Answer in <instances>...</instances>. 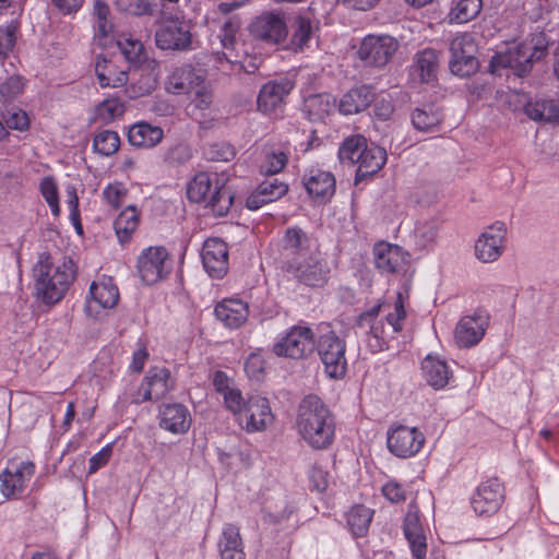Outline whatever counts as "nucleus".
Listing matches in <instances>:
<instances>
[{"instance_id": "obj_58", "label": "nucleus", "mask_w": 559, "mask_h": 559, "mask_svg": "<svg viewBox=\"0 0 559 559\" xmlns=\"http://www.w3.org/2000/svg\"><path fill=\"white\" fill-rule=\"evenodd\" d=\"M383 497L391 503H402L406 500V490L394 479L388 480L381 488Z\"/></svg>"}, {"instance_id": "obj_5", "label": "nucleus", "mask_w": 559, "mask_h": 559, "mask_svg": "<svg viewBox=\"0 0 559 559\" xmlns=\"http://www.w3.org/2000/svg\"><path fill=\"white\" fill-rule=\"evenodd\" d=\"M227 177L224 174L201 171L188 185L187 194L190 201L205 202L212 211L222 216L233 204V197L226 189Z\"/></svg>"}, {"instance_id": "obj_23", "label": "nucleus", "mask_w": 559, "mask_h": 559, "mask_svg": "<svg viewBox=\"0 0 559 559\" xmlns=\"http://www.w3.org/2000/svg\"><path fill=\"white\" fill-rule=\"evenodd\" d=\"M284 262L304 258L318 249L317 241L310 238L304 230L297 227L288 228L283 238Z\"/></svg>"}, {"instance_id": "obj_51", "label": "nucleus", "mask_w": 559, "mask_h": 559, "mask_svg": "<svg viewBox=\"0 0 559 559\" xmlns=\"http://www.w3.org/2000/svg\"><path fill=\"white\" fill-rule=\"evenodd\" d=\"M19 37V25L10 22L0 26V58L4 59L13 52Z\"/></svg>"}, {"instance_id": "obj_44", "label": "nucleus", "mask_w": 559, "mask_h": 559, "mask_svg": "<svg viewBox=\"0 0 559 559\" xmlns=\"http://www.w3.org/2000/svg\"><path fill=\"white\" fill-rule=\"evenodd\" d=\"M441 122V115L431 105L416 108L412 115V123L415 129L421 132L435 131Z\"/></svg>"}, {"instance_id": "obj_43", "label": "nucleus", "mask_w": 559, "mask_h": 559, "mask_svg": "<svg viewBox=\"0 0 559 559\" xmlns=\"http://www.w3.org/2000/svg\"><path fill=\"white\" fill-rule=\"evenodd\" d=\"M139 226V212L129 205L118 215L114 223L115 231L120 242L128 241Z\"/></svg>"}, {"instance_id": "obj_31", "label": "nucleus", "mask_w": 559, "mask_h": 559, "mask_svg": "<svg viewBox=\"0 0 559 559\" xmlns=\"http://www.w3.org/2000/svg\"><path fill=\"white\" fill-rule=\"evenodd\" d=\"M249 314L248 305L235 298L225 299L215 307V316L228 328H239Z\"/></svg>"}, {"instance_id": "obj_42", "label": "nucleus", "mask_w": 559, "mask_h": 559, "mask_svg": "<svg viewBox=\"0 0 559 559\" xmlns=\"http://www.w3.org/2000/svg\"><path fill=\"white\" fill-rule=\"evenodd\" d=\"M156 84L157 76L153 71L134 70L127 93L131 98L140 97L152 93Z\"/></svg>"}, {"instance_id": "obj_52", "label": "nucleus", "mask_w": 559, "mask_h": 559, "mask_svg": "<svg viewBox=\"0 0 559 559\" xmlns=\"http://www.w3.org/2000/svg\"><path fill=\"white\" fill-rule=\"evenodd\" d=\"M39 190L55 216L60 214L59 193L57 182L52 177H44L39 182Z\"/></svg>"}, {"instance_id": "obj_21", "label": "nucleus", "mask_w": 559, "mask_h": 559, "mask_svg": "<svg viewBox=\"0 0 559 559\" xmlns=\"http://www.w3.org/2000/svg\"><path fill=\"white\" fill-rule=\"evenodd\" d=\"M202 263L210 276L221 278L228 270V249L219 238L207 239L202 248Z\"/></svg>"}, {"instance_id": "obj_27", "label": "nucleus", "mask_w": 559, "mask_h": 559, "mask_svg": "<svg viewBox=\"0 0 559 559\" xmlns=\"http://www.w3.org/2000/svg\"><path fill=\"white\" fill-rule=\"evenodd\" d=\"M288 187L277 178H269L262 181L255 191L251 193L246 205L250 210H258L266 203L276 201L286 194Z\"/></svg>"}, {"instance_id": "obj_34", "label": "nucleus", "mask_w": 559, "mask_h": 559, "mask_svg": "<svg viewBox=\"0 0 559 559\" xmlns=\"http://www.w3.org/2000/svg\"><path fill=\"white\" fill-rule=\"evenodd\" d=\"M95 73L102 87H120L129 82L127 71L119 70L117 66L105 58L97 57Z\"/></svg>"}, {"instance_id": "obj_12", "label": "nucleus", "mask_w": 559, "mask_h": 559, "mask_svg": "<svg viewBox=\"0 0 559 559\" xmlns=\"http://www.w3.org/2000/svg\"><path fill=\"white\" fill-rule=\"evenodd\" d=\"M425 443V437L415 427L395 426L389 429L386 444L397 457L407 459L417 454Z\"/></svg>"}, {"instance_id": "obj_25", "label": "nucleus", "mask_w": 559, "mask_h": 559, "mask_svg": "<svg viewBox=\"0 0 559 559\" xmlns=\"http://www.w3.org/2000/svg\"><path fill=\"white\" fill-rule=\"evenodd\" d=\"M304 186L313 199L328 200L335 192V178L330 171L312 168L304 176Z\"/></svg>"}, {"instance_id": "obj_45", "label": "nucleus", "mask_w": 559, "mask_h": 559, "mask_svg": "<svg viewBox=\"0 0 559 559\" xmlns=\"http://www.w3.org/2000/svg\"><path fill=\"white\" fill-rule=\"evenodd\" d=\"M373 511L365 506L353 507L347 514V524L355 536H362L368 532Z\"/></svg>"}, {"instance_id": "obj_63", "label": "nucleus", "mask_w": 559, "mask_h": 559, "mask_svg": "<svg viewBox=\"0 0 559 559\" xmlns=\"http://www.w3.org/2000/svg\"><path fill=\"white\" fill-rule=\"evenodd\" d=\"M310 487L312 490L323 492L329 487L328 472L321 467L313 466L309 474Z\"/></svg>"}, {"instance_id": "obj_39", "label": "nucleus", "mask_w": 559, "mask_h": 559, "mask_svg": "<svg viewBox=\"0 0 559 559\" xmlns=\"http://www.w3.org/2000/svg\"><path fill=\"white\" fill-rule=\"evenodd\" d=\"M483 9L481 0H456L448 13L450 24H464L474 20Z\"/></svg>"}, {"instance_id": "obj_35", "label": "nucleus", "mask_w": 559, "mask_h": 559, "mask_svg": "<svg viewBox=\"0 0 559 559\" xmlns=\"http://www.w3.org/2000/svg\"><path fill=\"white\" fill-rule=\"evenodd\" d=\"M318 26L307 16H297L292 24V37L289 47L295 52L304 51L310 47Z\"/></svg>"}, {"instance_id": "obj_60", "label": "nucleus", "mask_w": 559, "mask_h": 559, "mask_svg": "<svg viewBox=\"0 0 559 559\" xmlns=\"http://www.w3.org/2000/svg\"><path fill=\"white\" fill-rule=\"evenodd\" d=\"M264 368L265 361L260 353H251L245 362L246 373L251 379H260Z\"/></svg>"}, {"instance_id": "obj_2", "label": "nucleus", "mask_w": 559, "mask_h": 559, "mask_svg": "<svg viewBox=\"0 0 559 559\" xmlns=\"http://www.w3.org/2000/svg\"><path fill=\"white\" fill-rule=\"evenodd\" d=\"M296 429L310 448L328 449L335 437L334 416L319 396L307 395L298 406Z\"/></svg>"}, {"instance_id": "obj_32", "label": "nucleus", "mask_w": 559, "mask_h": 559, "mask_svg": "<svg viewBox=\"0 0 559 559\" xmlns=\"http://www.w3.org/2000/svg\"><path fill=\"white\" fill-rule=\"evenodd\" d=\"M188 112L194 119H201L205 112L211 109L214 102L213 91L205 79L200 84L194 85L189 92Z\"/></svg>"}, {"instance_id": "obj_30", "label": "nucleus", "mask_w": 559, "mask_h": 559, "mask_svg": "<svg viewBox=\"0 0 559 559\" xmlns=\"http://www.w3.org/2000/svg\"><path fill=\"white\" fill-rule=\"evenodd\" d=\"M217 549L221 559H245L246 554L239 527L225 524L217 542Z\"/></svg>"}, {"instance_id": "obj_36", "label": "nucleus", "mask_w": 559, "mask_h": 559, "mask_svg": "<svg viewBox=\"0 0 559 559\" xmlns=\"http://www.w3.org/2000/svg\"><path fill=\"white\" fill-rule=\"evenodd\" d=\"M164 136L159 127L147 122L134 123L128 132V140L131 145L138 147H153L158 144Z\"/></svg>"}, {"instance_id": "obj_53", "label": "nucleus", "mask_w": 559, "mask_h": 559, "mask_svg": "<svg viewBox=\"0 0 559 559\" xmlns=\"http://www.w3.org/2000/svg\"><path fill=\"white\" fill-rule=\"evenodd\" d=\"M103 199L112 209H118L128 199V189L121 182H112L103 190Z\"/></svg>"}, {"instance_id": "obj_40", "label": "nucleus", "mask_w": 559, "mask_h": 559, "mask_svg": "<svg viewBox=\"0 0 559 559\" xmlns=\"http://www.w3.org/2000/svg\"><path fill=\"white\" fill-rule=\"evenodd\" d=\"M438 69V56L433 49L418 52L413 64V72L420 82H430L435 79Z\"/></svg>"}, {"instance_id": "obj_8", "label": "nucleus", "mask_w": 559, "mask_h": 559, "mask_svg": "<svg viewBox=\"0 0 559 559\" xmlns=\"http://www.w3.org/2000/svg\"><path fill=\"white\" fill-rule=\"evenodd\" d=\"M283 270L310 287H322L329 280L330 266L319 249L300 259L283 263Z\"/></svg>"}, {"instance_id": "obj_48", "label": "nucleus", "mask_w": 559, "mask_h": 559, "mask_svg": "<svg viewBox=\"0 0 559 559\" xmlns=\"http://www.w3.org/2000/svg\"><path fill=\"white\" fill-rule=\"evenodd\" d=\"M124 104L118 98H107L95 108L94 120L109 123L121 117L124 112Z\"/></svg>"}, {"instance_id": "obj_7", "label": "nucleus", "mask_w": 559, "mask_h": 559, "mask_svg": "<svg viewBox=\"0 0 559 559\" xmlns=\"http://www.w3.org/2000/svg\"><path fill=\"white\" fill-rule=\"evenodd\" d=\"M316 348L324 366L325 373L332 379L344 377L347 367L346 344L328 324L318 328Z\"/></svg>"}, {"instance_id": "obj_64", "label": "nucleus", "mask_w": 559, "mask_h": 559, "mask_svg": "<svg viewBox=\"0 0 559 559\" xmlns=\"http://www.w3.org/2000/svg\"><path fill=\"white\" fill-rule=\"evenodd\" d=\"M112 454V447L105 445L100 451L90 459L88 474L96 473L99 468L104 467L110 460Z\"/></svg>"}, {"instance_id": "obj_47", "label": "nucleus", "mask_w": 559, "mask_h": 559, "mask_svg": "<svg viewBox=\"0 0 559 559\" xmlns=\"http://www.w3.org/2000/svg\"><path fill=\"white\" fill-rule=\"evenodd\" d=\"M117 46L124 59L130 63L136 64L145 59L143 44L132 36H120L117 40Z\"/></svg>"}, {"instance_id": "obj_46", "label": "nucleus", "mask_w": 559, "mask_h": 559, "mask_svg": "<svg viewBox=\"0 0 559 559\" xmlns=\"http://www.w3.org/2000/svg\"><path fill=\"white\" fill-rule=\"evenodd\" d=\"M219 462L230 472L237 474L250 466V454L241 449L231 448L218 451Z\"/></svg>"}, {"instance_id": "obj_4", "label": "nucleus", "mask_w": 559, "mask_h": 559, "mask_svg": "<svg viewBox=\"0 0 559 559\" xmlns=\"http://www.w3.org/2000/svg\"><path fill=\"white\" fill-rule=\"evenodd\" d=\"M407 298V290L399 292L393 304L374 306L359 317L358 326L376 340L378 349H382L388 338L394 337L403 330Z\"/></svg>"}, {"instance_id": "obj_1", "label": "nucleus", "mask_w": 559, "mask_h": 559, "mask_svg": "<svg viewBox=\"0 0 559 559\" xmlns=\"http://www.w3.org/2000/svg\"><path fill=\"white\" fill-rule=\"evenodd\" d=\"M213 385L235 421L247 432L265 430L274 420L267 399L253 395L245 399L235 380L223 371H215Z\"/></svg>"}, {"instance_id": "obj_24", "label": "nucleus", "mask_w": 559, "mask_h": 559, "mask_svg": "<svg viewBox=\"0 0 559 559\" xmlns=\"http://www.w3.org/2000/svg\"><path fill=\"white\" fill-rule=\"evenodd\" d=\"M189 409L179 403L166 404L159 411V425L163 429L178 435L185 433L191 426Z\"/></svg>"}, {"instance_id": "obj_38", "label": "nucleus", "mask_w": 559, "mask_h": 559, "mask_svg": "<svg viewBox=\"0 0 559 559\" xmlns=\"http://www.w3.org/2000/svg\"><path fill=\"white\" fill-rule=\"evenodd\" d=\"M386 162V152L384 148L371 145H365L361 158L357 162L358 174L361 176L372 175L379 171Z\"/></svg>"}, {"instance_id": "obj_33", "label": "nucleus", "mask_w": 559, "mask_h": 559, "mask_svg": "<svg viewBox=\"0 0 559 559\" xmlns=\"http://www.w3.org/2000/svg\"><path fill=\"white\" fill-rule=\"evenodd\" d=\"M421 369L428 384L436 390L443 389L452 374L447 362L432 355H428L423 360Z\"/></svg>"}, {"instance_id": "obj_6", "label": "nucleus", "mask_w": 559, "mask_h": 559, "mask_svg": "<svg viewBox=\"0 0 559 559\" xmlns=\"http://www.w3.org/2000/svg\"><path fill=\"white\" fill-rule=\"evenodd\" d=\"M548 46L547 34L535 32L521 44L512 45L506 51L496 53L492 57L491 66L513 68L522 76L531 70L534 62L546 56Z\"/></svg>"}, {"instance_id": "obj_57", "label": "nucleus", "mask_w": 559, "mask_h": 559, "mask_svg": "<svg viewBox=\"0 0 559 559\" xmlns=\"http://www.w3.org/2000/svg\"><path fill=\"white\" fill-rule=\"evenodd\" d=\"M438 236V225L436 222H425L417 225L415 229V237L418 243L426 248L433 243Z\"/></svg>"}, {"instance_id": "obj_19", "label": "nucleus", "mask_w": 559, "mask_h": 559, "mask_svg": "<svg viewBox=\"0 0 559 559\" xmlns=\"http://www.w3.org/2000/svg\"><path fill=\"white\" fill-rule=\"evenodd\" d=\"M250 34L260 40L278 44L287 36V26L284 19L274 13H264L258 16L249 27Z\"/></svg>"}, {"instance_id": "obj_22", "label": "nucleus", "mask_w": 559, "mask_h": 559, "mask_svg": "<svg viewBox=\"0 0 559 559\" xmlns=\"http://www.w3.org/2000/svg\"><path fill=\"white\" fill-rule=\"evenodd\" d=\"M373 254L377 269L383 273H399L405 271L408 265L407 252L396 245L377 243Z\"/></svg>"}, {"instance_id": "obj_9", "label": "nucleus", "mask_w": 559, "mask_h": 559, "mask_svg": "<svg viewBox=\"0 0 559 559\" xmlns=\"http://www.w3.org/2000/svg\"><path fill=\"white\" fill-rule=\"evenodd\" d=\"M399 47V41L390 35L369 34L360 41L357 56L366 66L382 68L392 60Z\"/></svg>"}, {"instance_id": "obj_15", "label": "nucleus", "mask_w": 559, "mask_h": 559, "mask_svg": "<svg viewBox=\"0 0 559 559\" xmlns=\"http://www.w3.org/2000/svg\"><path fill=\"white\" fill-rule=\"evenodd\" d=\"M504 499L502 484L497 478L483 481L475 490L471 504L479 515L495 514Z\"/></svg>"}, {"instance_id": "obj_11", "label": "nucleus", "mask_w": 559, "mask_h": 559, "mask_svg": "<svg viewBox=\"0 0 559 559\" xmlns=\"http://www.w3.org/2000/svg\"><path fill=\"white\" fill-rule=\"evenodd\" d=\"M136 267L145 284H155L165 278L171 270L168 252L164 247H150L139 255Z\"/></svg>"}, {"instance_id": "obj_59", "label": "nucleus", "mask_w": 559, "mask_h": 559, "mask_svg": "<svg viewBox=\"0 0 559 559\" xmlns=\"http://www.w3.org/2000/svg\"><path fill=\"white\" fill-rule=\"evenodd\" d=\"M4 121L5 127L17 131H25L29 127V118L27 114L21 109L8 111L4 116Z\"/></svg>"}, {"instance_id": "obj_16", "label": "nucleus", "mask_w": 559, "mask_h": 559, "mask_svg": "<svg viewBox=\"0 0 559 559\" xmlns=\"http://www.w3.org/2000/svg\"><path fill=\"white\" fill-rule=\"evenodd\" d=\"M35 466L28 461H12L0 474L1 491L7 497L21 495L33 477Z\"/></svg>"}, {"instance_id": "obj_62", "label": "nucleus", "mask_w": 559, "mask_h": 559, "mask_svg": "<svg viewBox=\"0 0 559 559\" xmlns=\"http://www.w3.org/2000/svg\"><path fill=\"white\" fill-rule=\"evenodd\" d=\"M207 156L213 160L228 162L234 158L235 150L228 143H216L209 148Z\"/></svg>"}, {"instance_id": "obj_55", "label": "nucleus", "mask_w": 559, "mask_h": 559, "mask_svg": "<svg viewBox=\"0 0 559 559\" xmlns=\"http://www.w3.org/2000/svg\"><path fill=\"white\" fill-rule=\"evenodd\" d=\"M478 69V61L475 56L460 57L459 59L450 60V70L453 74L459 76H469Z\"/></svg>"}, {"instance_id": "obj_13", "label": "nucleus", "mask_w": 559, "mask_h": 559, "mask_svg": "<svg viewBox=\"0 0 559 559\" xmlns=\"http://www.w3.org/2000/svg\"><path fill=\"white\" fill-rule=\"evenodd\" d=\"M294 88V83L288 79L272 80L262 85L257 97V109L267 116L280 114L286 102V97Z\"/></svg>"}, {"instance_id": "obj_49", "label": "nucleus", "mask_w": 559, "mask_h": 559, "mask_svg": "<svg viewBox=\"0 0 559 559\" xmlns=\"http://www.w3.org/2000/svg\"><path fill=\"white\" fill-rule=\"evenodd\" d=\"M119 146L120 138L115 131L103 130L94 136L93 147L100 155L110 156L118 151Z\"/></svg>"}, {"instance_id": "obj_28", "label": "nucleus", "mask_w": 559, "mask_h": 559, "mask_svg": "<svg viewBox=\"0 0 559 559\" xmlns=\"http://www.w3.org/2000/svg\"><path fill=\"white\" fill-rule=\"evenodd\" d=\"M404 535L414 559H426L427 537L416 512H408L404 520Z\"/></svg>"}, {"instance_id": "obj_54", "label": "nucleus", "mask_w": 559, "mask_h": 559, "mask_svg": "<svg viewBox=\"0 0 559 559\" xmlns=\"http://www.w3.org/2000/svg\"><path fill=\"white\" fill-rule=\"evenodd\" d=\"M451 59H459L465 56H475L476 46L473 38L467 35H459L451 41L450 45Z\"/></svg>"}, {"instance_id": "obj_61", "label": "nucleus", "mask_w": 559, "mask_h": 559, "mask_svg": "<svg viewBox=\"0 0 559 559\" xmlns=\"http://www.w3.org/2000/svg\"><path fill=\"white\" fill-rule=\"evenodd\" d=\"M24 83L21 76L12 75L0 84V94L4 98H13L22 93Z\"/></svg>"}, {"instance_id": "obj_37", "label": "nucleus", "mask_w": 559, "mask_h": 559, "mask_svg": "<svg viewBox=\"0 0 559 559\" xmlns=\"http://www.w3.org/2000/svg\"><path fill=\"white\" fill-rule=\"evenodd\" d=\"M373 99L368 86L350 90L340 100L338 109L343 115H354L365 110Z\"/></svg>"}, {"instance_id": "obj_10", "label": "nucleus", "mask_w": 559, "mask_h": 559, "mask_svg": "<svg viewBox=\"0 0 559 559\" xmlns=\"http://www.w3.org/2000/svg\"><path fill=\"white\" fill-rule=\"evenodd\" d=\"M316 340L309 326L294 325L273 345V353L278 357L305 358L313 352Z\"/></svg>"}, {"instance_id": "obj_14", "label": "nucleus", "mask_w": 559, "mask_h": 559, "mask_svg": "<svg viewBox=\"0 0 559 559\" xmlns=\"http://www.w3.org/2000/svg\"><path fill=\"white\" fill-rule=\"evenodd\" d=\"M489 325V316L484 311L460 319L454 329V341L459 347L468 348L478 344Z\"/></svg>"}, {"instance_id": "obj_50", "label": "nucleus", "mask_w": 559, "mask_h": 559, "mask_svg": "<svg viewBox=\"0 0 559 559\" xmlns=\"http://www.w3.org/2000/svg\"><path fill=\"white\" fill-rule=\"evenodd\" d=\"M366 139L361 135H354L344 141L338 150V156L342 162L357 164L361 158L362 150L366 145Z\"/></svg>"}, {"instance_id": "obj_29", "label": "nucleus", "mask_w": 559, "mask_h": 559, "mask_svg": "<svg viewBox=\"0 0 559 559\" xmlns=\"http://www.w3.org/2000/svg\"><path fill=\"white\" fill-rule=\"evenodd\" d=\"M119 300V290L111 277L102 276L90 286L88 306L96 304L100 308H114Z\"/></svg>"}, {"instance_id": "obj_17", "label": "nucleus", "mask_w": 559, "mask_h": 559, "mask_svg": "<svg viewBox=\"0 0 559 559\" xmlns=\"http://www.w3.org/2000/svg\"><path fill=\"white\" fill-rule=\"evenodd\" d=\"M174 386L175 381L168 369L164 367L152 368L141 383L136 394V402L159 400L173 390Z\"/></svg>"}, {"instance_id": "obj_41", "label": "nucleus", "mask_w": 559, "mask_h": 559, "mask_svg": "<svg viewBox=\"0 0 559 559\" xmlns=\"http://www.w3.org/2000/svg\"><path fill=\"white\" fill-rule=\"evenodd\" d=\"M335 108V99L330 94H319L305 100V110L312 121L323 120Z\"/></svg>"}, {"instance_id": "obj_3", "label": "nucleus", "mask_w": 559, "mask_h": 559, "mask_svg": "<svg viewBox=\"0 0 559 559\" xmlns=\"http://www.w3.org/2000/svg\"><path fill=\"white\" fill-rule=\"evenodd\" d=\"M76 267L70 258L58 261L46 252L39 254L33 267L35 293L46 305L59 302L73 283Z\"/></svg>"}, {"instance_id": "obj_20", "label": "nucleus", "mask_w": 559, "mask_h": 559, "mask_svg": "<svg viewBox=\"0 0 559 559\" xmlns=\"http://www.w3.org/2000/svg\"><path fill=\"white\" fill-rule=\"evenodd\" d=\"M506 229L503 225L489 226L475 243V254L483 262L496 261L504 250Z\"/></svg>"}, {"instance_id": "obj_56", "label": "nucleus", "mask_w": 559, "mask_h": 559, "mask_svg": "<svg viewBox=\"0 0 559 559\" xmlns=\"http://www.w3.org/2000/svg\"><path fill=\"white\" fill-rule=\"evenodd\" d=\"M287 164V155L282 151H273L265 156L261 169L266 175L277 174Z\"/></svg>"}, {"instance_id": "obj_18", "label": "nucleus", "mask_w": 559, "mask_h": 559, "mask_svg": "<svg viewBox=\"0 0 559 559\" xmlns=\"http://www.w3.org/2000/svg\"><path fill=\"white\" fill-rule=\"evenodd\" d=\"M156 43L162 49H185L191 43L190 25L178 17L167 19L156 33Z\"/></svg>"}, {"instance_id": "obj_26", "label": "nucleus", "mask_w": 559, "mask_h": 559, "mask_svg": "<svg viewBox=\"0 0 559 559\" xmlns=\"http://www.w3.org/2000/svg\"><path fill=\"white\" fill-rule=\"evenodd\" d=\"M203 79L204 76L191 66L177 67L168 74L165 88L175 95L189 94Z\"/></svg>"}]
</instances>
